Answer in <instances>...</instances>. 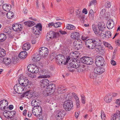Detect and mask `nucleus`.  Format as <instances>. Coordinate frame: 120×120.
I'll return each instance as SVG.
<instances>
[{
  "mask_svg": "<svg viewBox=\"0 0 120 120\" xmlns=\"http://www.w3.org/2000/svg\"><path fill=\"white\" fill-rule=\"evenodd\" d=\"M76 15L80 21L84 22L85 20V15L81 12L80 9H79L76 11Z\"/></svg>",
  "mask_w": 120,
  "mask_h": 120,
  "instance_id": "10",
  "label": "nucleus"
},
{
  "mask_svg": "<svg viewBox=\"0 0 120 120\" xmlns=\"http://www.w3.org/2000/svg\"><path fill=\"white\" fill-rule=\"evenodd\" d=\"M30 47V44L26 43L23 45L22 46V49L24 50H27L29 49Z\"/></svg>",
  "mask_w": 120,
  "mask_h": 120,
  "instance_id": "32",
  "label": "nucleus"
},
{
  "mask_svg": "<svg viewBox=\"0 0 120 120\" xmlns=\"http://www.w3.org/2000/svg\"><path fill=\"white\" fill-rule=\"evenodd\" d=\"M42 75L39 76L38 77L39 78H47L48 76V75L49 74V72L48 70L44 69L42 71Z\"/></svg>",
  "mask_w": 120,
  "mask_h": 120,
  "instance_id": "21",
  "label": "nucleus"
},
{
  "mask_svg": "<svg viewBox=\"0 0 120 120\" xmlns=\"http://www.w3.org/2000/svg\"><path fill=\"white\" fill-rule=\"evenodd\" d=\"M59 32H60V34H67V33L66 32L64 31H62L60 30H59Z\"/></svg>",
  "mask_w": 120,
  "mask_h": 120,
  "instance_id": "62",
  "label": "nucleus"
},
{
  "mask_svg": "<svg viewBox=\"0 0 120 120\" xmlns=\"http://www.w3.org/2000/svg\"><path fill=\"white\" fill-rule=\"evenodd\" d=\"M42 29L41 24L39 23L32 28V30L34 37H38L40 34V31L42 30Z\"/></svg>",
  "mask_w": 120,
  "mask_h": 120,
  "instance_id": "2",
  "label": "nucleus"
},
{
  "mask_svg": "<svg viewBox=\"0 0 120 120\" xmlns=\"http://www.w3.org/2000/svg\"><path fill=\"white\" fill-rule=\"evenodd\" d=\"M112 23H114L112 19L109 20H108L107 22V25H110Z\"/></svg>",
  "mask_w": 120,
  "mask_h": 120,
  "instance_id": "56",
  "label": "nucleus"
},
{
  "mask_svg": "<svg viewBox=\"0 0 120 120\" xmlns=\"http://www.w3.org/2000/svg\"><path fill=\"white\" fill-rule=\"evenodd\" d=\"M62 23L60 22H57L54 23L53 26L55 27H58L60 26Z\"/></svg>",
  "mask_w": 120,
  "mask_h": 120,
  "instance_id": "51",
  "label": "nucleus"
},
{
  "mask_svg": "<svg viewBox=\"0 0 120 120\" xmlns=\"http://www.w3.org/2000/svg\"><path fill=\"white\" fill-rule=\"evenodd\" d=\"M29 81L28 79H25L23 85H22V86H27L29 83Z\"/></svg>",
  "mask_w": 120,
  "mask_h": 120,
  "instance_id": "50",
  "label": "nucleus"
},
{
  "mask_svg": "<svg viewBox=\"0 0 120 120\" xmlns=\"http://www.w3.org/2000/svg\"><path fill=\"white\" fill-rule=\"evenodd\" d=\"M33 73H37L39 71V69L38 67L34 65L33 66Z\"/></svg>",
  "mask_w": 120,
  "mask_h": 120,
  "instance_id": "44",
  "label": "nucleus"
},
{
  "mask_svg": "<svg viewBox=\"0 0 120 120\" xmlns=\"http://www.w3.org/2000/svg\"><path fill=\"white\" fill-rule=\"evenodd\" d=\"M6 54V51L5 50L0 47V60H1L2 57L4 56Z\"/></svg>",
  "mask_w": 120,
  "mask_h": 120,
  "instance_id": "33",
  "label": "nucleus"
},
{
  "mask_svg": "<svg viewBox=\"0 0 120 120\" xmlns=\"http://www.w3.org/2000/svg\"><path fill=\"white\" fill-rule=\"evenodd\" d=\"M95 12H94L92 9H90L89 12V19H91L93 20L94 16V13Z\"/></svg>",
  "mask_w": 120,
  "mask_h": 120,
  "instance_id": "30",
  "label": "nucleus"
},
{
  "mask_svg": "<svg viewBox=\"0 0 120 120\" xmlns=\"http://www.w3.org/2000/svg\"><path fill=\"white\" fill-rule=\"evenodd\" d=\"M27 55V52L26 51L21 52L19 55V57L21 59H23L25 58Z\"/></svg>",
  "mask_w": 120,
  "mask_h": 120,
  "instance_id": "24",
  "label": "nucleus"
},
{
  "mask_svg": "<svg viewBox=\"0 0 120 120\" xmlns=\"http://www.w3.org/2000/svg\"><path fill=\"white\" fill-rule=\"evenodd\" d=\"M49 81L47 79H44L40 81L41 85L42 88H44L47 87L49 83Z\"/></svg>",
  "mask_w": 120,
  "mask_h": 120,
  "instance_id": "19",
  "label": "nucleus"
},
{
  "mask_svg": "<svg viewBox=\"0 0 120 120\" xmlns=\"http://www.w3.org/2000/svg\"><path fill=\"white\" fill-rule=\"evenodd\" d=\"M98 35H100L101 38H102L103 39H105L106 38L105 34L102 33L101 32L100 33V31H99V33L98 34Z\"/></svg>",
  "mask_w": 120,
  "mask_h": 120,
  "instance_id": "48",
  "label": "nucleus"
},
{
  "mask_svg": "<svg viewBox=\"0 0 120 120\" xmlns=\"http://www.w3.org/2000/svg\"><path fill=\"white\" fill-rule=\"evenodd\" d=\"M38 100L37 99L36 100H33L31 102V104L32 105L34 106V107H37L38 106H39L38 105L39 104L38 103Z\"/></svg>",
  "mask_w": 120,
  "mask_h": 120,
  "instance_id": "34",
  "label": "nucleus"
},
{
  "mask_svg": "<svg viewBox=\"0 0 120 120\" xmlns=\"http://www.w3.org/2000/svg\"><path fill=\"white\" fill-rule=\"evenodd\" d=\"M47 89L43 92V94L45 96H47L51 94V93L50 92L47 93V91L50 89L52 90V92H54L56 89L55 85V84L52 83L49 85L47 87Z\"/></svg>",
  "mask_w": 120,
  "mask_h": 120,
  "instance_id": "3",
  "label": "nucleus"
},
{
  "mask_svg": "<svg viewBox=\"0 0 120 120\" xmlns=\"http://www.w3.org/2000/svg\"><path fill=\"white\" fill-rule=\"evenodd\" d=\"M65 114V112L64 110H62L59 111L56 115V119L57 120H62Z\"/></svg>",
  "mask_w": 120,
  "mask_h": 120,
  "instance_id": "17",
  "label": "nucleus"
},
{
  "mask_svg": "<svg viewBox=\"0 0 120 120\" xmlns=\"http://www.w3.org/2000/svg\"><path fill=\"white\" fill-rule=\"evenodd\" d=\"M33 66L34 65L33 64H30L27 67L28 71L31 73H33Z\"/></svg>",
  "mask_w": 120,
  "mask_h": 120,
  "instance_id": "41",
  "label": "nucleus"
},
{
  "mask_svg": "<svg viewBox=\"0 0 120 120\" xmlns=\"http://www.w3.org/2000/svg\"><path fill=\"white\" fill-rule=\"evenodd\" d=\"M81 101L83 104H85L86 101V98L83 95H81Z\"/></svg>",
  "mask_w": 120,
  "mask_h": 120,
  "instance_id": "46",
  "label": "nucleus"
},
{
  "mask_svg": "<svg viewBox=\"0 0 120 120\" xmlns=\"http://www.w3.org/2000/svg\"><path fill=\"white\" fill-rule=\"evenodd\" d=\"M3 63L6 65H8L11 64H15L16 62L15 60L14 61V60L11 61L10 58L6 57L3 59Z\"/></svg>",
  "mask_w": 120,
  "mask_h": 120,
  "instance_id": "13",
  "label": "nucleus"
},
{
  "mask_svg": "<svg viewBox=\"0 0 120 120\" xmlns=\"http://www.w3.org/2000/svg\"><path fill=\"white\" fill-rule=\"evenodd\" d=\"M116 103L118 105V106L120 105V99H117L116 100Z\"/></svg>",
  "mask_w": 120,
  "mask_h": 120,
  "instance_id": "64",
  "label": "nucleus"
},
{
  "mask_svg": "<svg viewBox=\"0 0 120 120\" xmlns=\"http://www.w3.org/2000/svg\"><path fill=\"white\" fill-rule=\"evenodd\" d=\"M111 5V3L107 1L106 2L105 4V6L107 8H110Z\"/></svg>",
  "mask_w": 120,
  "mask_h": 120,
  "instance_id": "52",
  "label": "nucleus"
},
{
  "mask_svg": "<svg viewBox=\"0 0 120 120\" xmlns=\"http://www.w3.org/2000/svg\"><path fill=\"white\" fill-rule=\"evenodd\" d=\"M66 29L70 30H74L75 29V27L73 25L70 24L66 25Z\"/></svg>",
  "mask_w": 120,
  "mask_h": 120,
  "instance_id": "37",
  "label": "nucleus"
},
{
  "mask_svg": "<svg viewBox=\"0 0 120 120\" xmlns=\"http://www.w3.org/2000/svg\"><path fill=\"white\" fill-rule=\"evenodd\" d=\"M59 34L58 33L54 32L53 31H51L48 33L46 36V38L47 40L49 41L50 39H53L58 37Z\"/></svg>",
  "mask_w": 120,
  "mask_h": 120,
  "instance_id": "9",
  "label": "nucleus"
},
{
  "mask_svg": "<svg viewBox=\"0 0 120 120\" xmlns=\"http://www.w3.org/2000/svg\"><path fill=\"white\" fill-rule=\"evenodd\" d=\"M73 103L71 100H69L64 102L63 107L67 111L71 110L73 107Z\"/></svg>",
  "mask_w": 120,
  "mask_h": 120,
  "instance_id": "5",
  "label": "nucleus"
},
{
  "mask_svg": "<svg viewBox=\"0 0 120 120\" xmlns=\"http://www.w3.org/2000/svg\"><path fill=\"white\" fill-rule=\"evenodd\" d=\"M97 1L96 0H92L90 2L89 4V6H90L93 4H95Z\"/></svg>",
  "mask_w": 120,
  "mask_h": 120,
  "instance_id": "57",
  "label": "nucleus"
},
{
  "mask_svg": "<svg viewBox=\"0 0 120 120\" xmlns=\"http://www.w3.org/2000/svg\"><path fill=\"white\" fill-rule=\"evenodd\" d=\"M93 29L95 34L98 35V34L99 33V31L98 30H97L96 27L95 26H93Z\"/></svg>",
  "mask_w": 120,
  "mask_h": 120,
  "instance_id": "47",
  "label": "nucleus"
},
{
  "mask_svg": "<svg viewBox=\"0 0 120 120\" xmlns=\"http://www.w3.org/2000/svg\"><path fill=\"white\" fill-rule=\"evenodd\" d=\"M8 102L5 100H1L0 102V109L2 110H5L6 107L8 105Z\"/></svg>",
  "mask_w": 120,
  "mask_h": 120,
  "instance_id": "15",
  "label": "nucleus"
},
{
  "mask_svg": "<svg viewBox=\"0 0 120 120\" xmlns=\"http://www.w3.org/2000/svg\"><path fill=\"white\" fill-rule=\"evenodd\" d=\"M105 12V9H103L100 13V15L101 16H103L104 15Z\"/></svg>",
  "mask_w": 120,
  "mask_h": 120,
  "instance_id": "58",
  "label": "nucleus"
},
{
  "mask_svg": "<svg viewBox=\"0 0 120 120\" xmlns=\"http://www.w3.org/2000/svg\"><path fill=\"white\" fill-rule=\"evenodd\" d=\"M2 7L3 9L7 11H9L11 8V6L10 4H5L3 5Z\"/></svg>",
  "mask_w": 120,
  "mask_h": 120,
  "instance_id": "28",
  "label": "nucleus"
},
{
  "mask_svg": "<svg viewBox=\"0 0 120 120\" xmlns=\"http://www.w3.org/2000/svg\"><path fill=\"white\" fill-rule=\"evenodd\" d=\"M101 116L103 120H105L106 118L105 115L103 111H101Z\"/></svg>",
  "mask_w": 120,
  "mask_h": 120,
  "instance_id": "49",
  "label": "nucleus"
},
{
  "mask_svg": "<svg viewBox=\"0 0 120 120\" xmlns=\"http://www.w3.org/2000/svg\"><path fill=\"white\" fill-rule=\"evenodd\" d=\"M79 37V33L78 32H74L72 33L71 34V37L73 39H78Z\"/></svg>",
  "mask_w": 120,
  "mask_h": 120,
  "instance_id": "25",
  "label": "nucleus"
},
{
  "mask_svg": "<svg viewBox=\"0 0 120 120\" xmlns=\"http://www.w3.org/2000/svg\"><path fill=\"white\" fill-rule=\"evenodd\" d=\"M87 10L85 8L82 11V13H84L85 14V15L87 14Z\"/></svg>",
  "mask_w": 120,
  "mask_h": 120,
  "instance_id": "63",
  "label": "nucleus"
},
{
  "mask_svg": "<svg viewBox=\"0 0 120 120\" xmlns=\"http://www.w3.org/2000/svg\"><path fill=\"white\" fill-rule=\"evenodd\" d=\"M32 112L33 114L36 116L42 115V109L41 107L40 106H38L35 109L33 108L32 109Z\"/></svg>",
  "mask_w": 120,
  "mask_h": 120,
  "instance_id": "11",
  "label": "nucleus"
},
{
  "mask_svg": "<svg viewBox=\"0 0 120 120\" xmlns=\"http://www.w3.org/2000/svg\"><path fill=\"white\" fill-rule=\"evenodd\" d=\"M6 38V35L4 34H0V42H2L5 41Z\"/></svg>",
  "mask_w": 120,
  "mask_h": 120,
  "instance_id": "38",
  "label": "nucleus"
},
{
  "mask_svg": "<svg viewBox=\"0 0 120 120\" xmlns=\"http://www.w3.org/2000/svg\"><path fill=\"white\" fill-rule=\"evenodd\" d=\"M34 73H27V75L28 77L30 78H32L36 77V75L35 74L34 75Z\"/></svg>",
  "mask_w": 120,
  "mask_h": 120,
  "instance_id": "45",
  "label": "nucleus"
},
{
  "mask_svg": "<svg viewBox=\"0 0 120 120\" xmlns=\"http://www.w3.org/2000/svg\"><path fill=\"white\" fill-rule=\"evenodd\" d=\"M22 25L20 24H15L12 25V29L14 31L18 32L21 30L22 29Z\"/></svg>",
  "mask_w": 120,
  "mask_h": 120,
  "instance_id": "18",
  "label": "nucleus"
},
{
  "mask_svg": "<svg viewBox=\"0 0 120 120\" xmlns=\"http://www.w3.org/2000/svg\"><path fill=\"white\" fill-rule=\"evenodd\" d=\"M115 25V23L112 24L110 25H107V28L109 29H112L114 26Z\"/></svg>",
  "mask_w": 120,
  "mask_h": 120,
  "instance_id": "54",
  "label": "nucleus"
},
{
  "mask_svg": "<svg viewBox=\"0 0 120 120\" xmlns=\"http://www.w3.org/2000/svg\"><path fill=\"white\" fill-rule=\"evenodd\" d=\"M76 102L77 108H79L80 107V102L79 99L75 101Z\"/></svg>",
  "mask_w": 120,
  "mask_h": 120,
  "instance_id": "59",
  "label": "nucleus"
},
{
  "mask_svg": "<svg viewBox=\"0 0 120 120\" xmlns=\"http://www.w3.org/2000/svg\"><path fill=\"white\" fill-rule=\"evenodd\" d=\"M39 53L40 56L45 58L48 56L49 53V50L46 47H42L39 48Z\"/></svg>",
  "mask_w": 120,
  "mask_h": 120,
  "instance_id": "4",
  "label": "nucleus"
},
{
  "mask_svg": "<svg viewBox=\"0 0 120 120\" xmlns=\"http://www.w3.org/2000/svg\"><path fill=\"white\" fill-rule=\"evenodd\" d=\"M56 62L58 64L61 65L65 64L66 58L62 54H59L56 56Z\"/></svg>",
  "mask_w": 120,
  "mask_h": 120,
  "instance_id": "7",
  "label": "nucleus"
},
{
  "mask_svg": "<svg viewBox=\"0 0 120 120\" xmlns=\"http://www.w3.org/2000/svg\"><path fill=\"white\" fill-rule=\"evenodd\" d=\"M105 62L104 58L101 56H97L95 59V63L97 66H103L105 65Z\"/></svg>",
  "mask_w": 120,
  "mask_h": 120,
  "instance_id": "6",
  "label": "nucleus"
},
{
  "mask_svg": "<svg viewBox=\"0 0 120 120\" xmlns=\"http://www.w3.org/2000/svg\"><path fill=\"white\" fill-rule=\"evenodd\" d=\"M22 95L23 97H27V98L29 99L32 97L34 95V94L31 91H29L23 93Z\"/></svg>",
  "mask_w": 120,
  "mask_h": 120,
  "instance_id": "20",
  "label": "nucleus"
},
{
  "mask_svg": "<svg viewBox=\"0 0 120 120\" xmlns=\"http://www.w3.org/2000/svg\"><path fill=\"white\" fill-rule=\"evenodd\" d=\"M80 60L82 62L87 64H92L93 62V60L91 57L84 56L80 59Z\"/></svg>",
  "mask_w": 120,
  "mask_h": 120,
  "instance_id": "8",
  "label": "nucleus"
},
{
  "mask_svg": "<svg viewBox=\"0 0 120 120\" xmlns=\"http://www.w3.org/2000/svg\"><path fill=\"white\" fill-rule=\"evenodd\" d=\"M24 23L26 26L29 27L32 26L35 24V23L34 22L30 21L25 22Z\"/></svg>",
  "mask_w": 120,
  "mask_h": 120,
  "instance_id": "29",
  "label": "nucleus"
},
{
  "mask_svg": "<svg viewBox=\"0 0 120 120\" xmlns=\"http://www.w3.org/2000/svg\"><path fill=\"white\" fill-rule=\"evenodd\" d=\"M40 55L39 54H36L35 55L32 57L33 60L34 62L38 61H39L40 59Z\"/></svg>",
  "mask_w": 120,
  "mask_h": 120,
  "instance_id": "31",
  "label": "nucleus"
},
{
  "mask_svg": "<svg viewBox=\"0 0 120 120\" xmlns=\"http://www.w3.org/2000/svg\"><path fill=\"white\" fill-rule=\"evenodd\" d=\"M22 87L19 84L16 85L14 87V88L15 92L18 94H21V91H22Z\"/></svg>",
  "mask_w": 120,
  "mask_h": 120,
  "instance_id": "22",
  "label": "nucleus"
},
{
  "mask_svg": "<svg viewBox=\"0 0 120 120\" xmlns=\"http://www.w3.org/2000/svg\"><path fill=\"white\" fill-rule=\"evenodd\" d=\"M111 64L113 66H115L116 65V62L113 60H112L111 61Z\"/></svg>",
  "mask_w": 120,
  "mask_h": 120,
  "instance_id": "61",
  "label": "nucleus"
},
{
  "mask_svg": "<svg viewBox=\"0 0 120 120\" xmlns=\"http://www.w3.org/2000/svg\"><path fill=\"white\" fill-rule=\"evenodd\" d=\"M98 26L99 30L101 31H103L105 28V24L103 23H99L98 24Z\"/></svg>",
  "mask_w": 120,
  "mask_h": 120,
  "instance_id": "27",
  "label": "nucleus"
},
{
  "mask_svg": "<svg viewBox=\"0 0 120 120\" xmlns=\"http://www.w3.org/2000/svg\"><path fill=\"white\" fill-rule=\"evenodd\" d=\"M80 64L79 61L76 60V59L72 60V62H70L69 64V69L70 70V71H72L74 70L71 69V68H78L77 70L79 72H83L85 69V67L84 65H80Z\"/></svg>",
  "mask_w": 120,
  "mask_h": 120,
  "instance_id": "1",
  "label": "nucleus"
},
{
  "mask_svg": "<svg viewBox=\"0 0 120 120\" xmlns=\"http://www.w3.org/2000/svg\"><path fill=\"white\" fill-rule=\"evenodd\" d=\"M93 42L94 44V46L99 44V42H100V39L98 38L95 37L91 39Z\"/></svg>",
  "mask_w": 120,
  "mask_h": 120,
  "instance_id": "26",
  "label": "nucleus"
},
{
  "mask_svg": "<svg viewBox=\"0 0 120 120\" xmlns=\"http://www.w3.org/2000/svg\"><path fill=\"white\" fill-rule=\"evenodd\" d=\"M85 44L86 47L89 49H93L95 48L94 44L93 42L91 39H89L86 40Z\"/></svg>",
  "mask_w": 120,
  "mask_h": 120,
  "instance_id": "12",
  "label": "nucleus"
},
{
  "mask_svg": "<svg viewBox=\"0 0 120 120\" xmlns=\"http://www.w3.org/2000/svg\"><path fill=\"white\" fill-rule=\"evenodd\" d=\"M7 18L9 19L12 18L14 17V15L13 13L11 11L8 12L6 14Z\"/></svg>",
  "mask_w": 120,
  "mask_h": 120,
  "instance_id": "36",
  "label": "nucleus"
},
{
  "mask_svg": "<svg viewBox=\"0 0 120 120\" xmlns=\"http://www.w3.org/2000/svg\"><path fill=\"white\" fill-rule=\"evenodd\" d=\"M117 118L119 120H120V111H117L116 112Z\"/></svg>",
  "mask_w": 120,
  "mask_h": 120,
  "instance_id": "55",
  "label": "nucleus"
},
{
  "mask_svg": "<svg viewBox=\"0 0 120 120\" xmlns=\"http://www.w3.org/2000/svg\"><path fill=\"white\" fill-rule=\"evenodd\" d=\"M75 54L73 52H72V53H71L70 54V56H69L67 58L66 60V61L65 62V64H66L68 63V61L70 59V57H71L72 58V59L74 58L73 56H75Z\"/></svg>",
  "mask_w": 120,
  "mask_h": 120,
  "instance_id": "40",
  "label": "nucleus"
},
{
  "mask_svg": "<svg viewBox=\"0 0 120 120\" xmlns=\"http://www.w3.org/2000/svg\"><path fill=\"white\" fill-rule=\"evenodd\" d=\"M116 113L114 114V115H112L111 117V120H116V117L117 115H116Z\"/></svg>",
  "mask_w": 120,
  "mask_h": 120,
  "instance_id": "53",
  "label": "nucleus"
},
{
  "mask_svg": "<svg viewBox=\"0 0 120 120\" xmlns=\"http://www.w3.org/2000/svg\"><path fill=\"white\" fill-rule=\"evenodd\" d=\"M112 95L111 93H109L104 98L105 101L107 103H109L112 101Z\"/></svg>",
  "mask_w": 120,
  "mask_h": 120,
  "instance_id": "23",
  "label": "nucleus"
},
{
  "mask_svg": "<svg viewBox=\"0 0 120 120\" xmlns=\"http://www.w3.org/2000/svg\"><path fill=\"white\" fill-rule=\"evenodd\" d=\"M95 48L97 49V51L101 55H103L104 54L105 52L104 49L100 44L96 45L95 46Z\"/></svg>",
  "mask_w": 120,
  "mask_h": 120,
  "instance_id": "16",
  "label": "nucleus"
},
{
  "mask_svg": "<svg viewBox=\"0 0 120 120\" xmlns=\"http://www.w3.org/2000/svg\"><path fill=\"white\" fill-rule=\"evenodd\" d=\"M97 75L94 72H90L89 75V76L90 78L94 79L96 78Z\"/></svg>",
  "mask_w": 120,
  "mask_h": 120,
  "instance_id": "39",
  "label": "nucleus"
},
{
  "mask_svg": "<svg viewBox=\"0 0 120 120\" xmlns=\"http://www.w3.org/2000/svg\"><path fill=\"white\" fill-rule=\"evenodd\" d=\"M111 33L110 31H107L106 32L105 35L107 38H111Z\"/></svg>",
  "mask_w": 120,
  "mask_h": 120,
  "instance_id": "43",
  "label": "nucleus"
},
{
  "mask_svg": "<svg viewBox=\"0 0 120 120\" xmlns=\"http://www.w3.org/2000/svg\"><path fill=\"white\" fill-rule=\"evenodd\" d=\"M105 71L104 68L100 67H96L94 69V72L97 75H99L102 74Z\"/></svg>",
  "mask_w": 120,
  "mask_h": 120,
  "instance_id": "14",
  "label": "nucleus"
},
{
  "mask_svg": "<svg viewBox=\"0 0 120 120\" xmlns=\"http://www.w3.org/2000/svg\"><path fill=\"white\" fill-rule=\"evenodd\" d=\"M63 87H63H61L58 88V90L59 93L62 94L64 93L66 91V90L65 89L62 88Z\"/></svg>",
  "mask_w": 120,
  "mask_h": 120,
  "instance_id": "42",
  "label": "nucleus"
},
{
  "mask_svg": "<svg viewBox=\"0 0 120 120\" xmlns=\"http://www.w3.org/2000/svg\"><path fill=\"white\" fill-rule=\"evenodd\" d=\"M25 79H26V78L24 76H20L19 79V84L22 86V85H23Z\"/></svg>",
  "mask_w": 120,
  "mask_h": 120,
  "instance_id": "35",
  "label": "nucleus"
},
{
  "mask_svg": "<svg viewBox=\"0 0 120 120\" xmlns=\"http://www.w3.org/2000/svg\"><path fill=\"white\" fill-rule=\"evenodd\" d=\"M37 120H43L41 115L37 116Z\"/></svg>",
  "mask_w": 120,
  "mask_h": 120,
  "instance_id": "60",
  "label": "nucleus"
}]
</instances>
